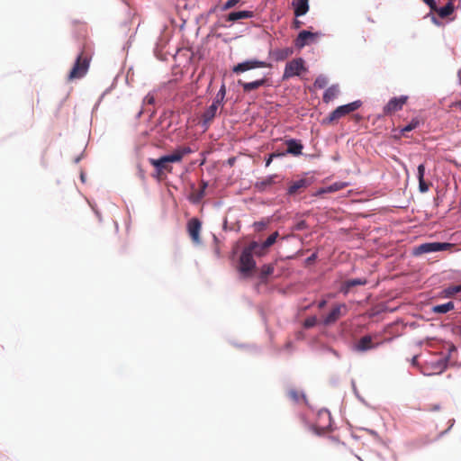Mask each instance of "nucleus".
<instances>
[{"instance_id":"1","label":"nucleus","mask_w":461,"mask_h":461,"mask_svg":"<svg viewBox=\"0 0 461 461\" xmlns=\"http://www.w3.org/2000/svg\"><path fill=\"white\" fill-rule=\"evenodd\" d=\"M190 153H192V149L189 147H180L169 155L159 158H149V162L156 168V176L160 179L165 172H172L173 167L169 165L170 163L180 162L185 156Z\"/></svg>"},{"instance_id":"2","label":"nucleus","mask_w":461,"mask_h":461,"mask_svg":"<svg viewBox=\"0 0 461 461\" xmlns=\"http://www.w3.org/2000/svg\"><path fill=\"white\" fill-rule=\"evenodd\" d=\"M259 245L256 241H252L246 247L240 257V272L245 276H249L256 267V262L253 258V253L261 255V251L258 250Z\"/></svg>"},{"instance_id":"3","label":"nucleus","mask_w":461,"mask_h":461,"mask_svg":"<svg viewBox=\"0 0 461 461\" xmlns=\"http://www.w3.org/2000/svg\"><path fill=\"white\" fill-rule=\"evenodd\" d=\"M91 56L82 50L77 57L76 61L68 75V80L73 81L84 77L90 66Z\"/></svg>"},{"instance_id":"4","label":"nucleus","mask_w":461,"mask_h":461,"mask_svg":"<svg viewBox=\"0 0 461 461\" xmlns=\"http://www.w3.org/2000/svg\"><path fill=\"white\" fill-rule=\"evenodd\" d=\"M360 101H355L348 104L340 105L331 112L327 117L322 120V124H333L342 117L349 114L350 113L357 110L361 106Z\"/></svg>"},{"instance_id":"5","label":"nucleus","mask_w":461,"mask_h":461,"mask_svg":"<svg viewBox=\"0 0 461 461\" xmlns=\"http://www.w3.org/2000/svg\"><path fill=\"white\" fill-rule=\"evenodd\" d=\"M455 245L448 242H429L420 244L413 249V255L420 256L422 254L449 250Z\"/></svg>"},{"instance_id":"6","label":"nucleus","mask_w":461,"mask_h":461,"mask_svg":"<svg viewBox=\"0 0 461 461\" xmlns=\"http://www.w3.org/2000/svg\"><path fill=\"white\" fill-rule=\"evenodd\" d=\"M348 312V307L346 303H337L335 304L330 312L323 317L322 323L325 326H330L334 324L337 321H339L341 317L345 316Z\"/></svg>"},{"instance_id":"7","label":"nucleus","mask_w":461,"mask_h":461,"mask_svg":"<svg viewBox=\"0 0 461 461\" xmlns=\"http://www.w3.org/2000/svg\"><path fill=\"white\" fill-rule=\"evenodd\" d=\"M306 71L304 60L302 58L294 59L286 63L283 79H288L293 77L300 76L302 72Z\"/></svg>"},{"instance_id":"8","label":"nucleus","mask_w":461,"mask_h":461,"mask_svg":"<svg viewBox=\"0 0 461 461\" xmlns=\"http://www.w3.org/2000/svg\"><path fill=\"white\" fill-rule=\"evenodd\" d=\"M447 363L448 359L445 357H440L436 360L427 362L423 367V373L426 375H439L446 370Z\"/></svg>"},{"instance_id":"9","label":"nucleus","mask_w":461,"mask_h":461,"mask_svg":"<svg viewBox=\"0 0 461 461\" xmlns=\"http://www.w3.org/2000/svg\"><path fill=\"white\" fill-rule=\"evenodd\" d=\"M271 65L265 61H260L258 59H249L243 62L238 63L232 68V72L235 74H240L246 72L248 70L259 68H270Z\"/></svg>"},{"instance_id":"10","label":"nucleus","mask_w":461,"mask_h":461,"mask_svg":"<svg viewBox=\"0 0 461 461\" xmlns=\"http://www.w3.org/2000/svg\"><path fill=\"white\" fill-rule=\"evenodd\" d=\"M321 33L312 32L309 31H302L299 32L297 38L294 41V45L298 49H303L304 46L314 42Z\"/></svg>"},{"instance_id":"11","label":"nucleus","mask_w":461,"mask_h":461,"mask_svg":"<svg viewBox=\"0 0 461 461\" xmlns=\"http://www.w3.org/2000/svg\"><path fill=\"white\" fill-rule=\"evenodd\" d=\"M202 222L197 218H192L187 222V232L194 244L201 243L200 232Z\"/></svg>"},{"instance_id":"12","label":"nucleus","mask_w":461,"mask_h":461,"mask_svg":"<svg viewBox=\"0 0 461 461\" xmlns=\"http://www.w3.org/2000/svg\"><path fill=\"white\" fill-rule=\"evenodd\" d=\"M408 96L406 95L392 98L384 107V113L389 115L397 111L402 110L403 105L406 104Z\"/></svg>"},{"instance_id":"13","label":"nucleus","mask_w":461,"mask_h":461,"mask_svg":"<svg viewBox=\"0 0 461 461\" xmlns=\"http://www.w3.org/2000/svg\"><path fill=\"white\" fill-rule=\"evenodd\" d=\"M311 185L308 178H301L289 184L287 194L290 196L296 195L304 192Z\"/></svg>"},{"instance_id":"14","label":"nucleus","mask_w":461,"mask_h":461,"mask_svg":"<svg viewBox=\"0 0 461 461\" xmlns=\"http://www.w3.org/2000/svg\"><path fill=\"white\" fill-rule=\"evenodd\" d=\"M268 79L266 77L258 78L252 82H244L238 80V84L242 87L244 93H249L267 84Z\"/></svg>"},{"instance_id":"15","label":"nucleus","mask_w":461,"mask_h":461,"mask_svg":"<svg viewBox=\"0 0 461 461\" xmlns=\"http://www.w3.org/2000/svg\"><path fill=\"white\" fill-rule=\"evenodd\" d=\"M219 107H220V105L212 103L203 113L202 124L205 129H207L210 126V124L212 122L213 119L215 118V116L217 114V111H218Z\"/></svg>"},{"instance_id":"16","label":"nucleus","mask_w":461,"mask_h":461,"mask_svg":"<svg viewBox=\"0 0 461 461\" xmlns=\"http://www.w3.org/2000/svg\"><path fill=\"white\" fill-rule=\"evenodd\" d=\"M294 14L300 17L309 11V0H293Z\"/></svg>"},{"instance_id":"17","label":"nucleus","mask_w":461,"mask_h":461,"mask_svg":"<svg viewBox=\"0 0 461 461\" xmlns=\"http://www.w3.org/2000/svg\"><path fill=\"white\" fill-rule=\"evenodd\" d=\"M287 147L286 152L294 156H299L302 154L303 146L300 140L290 139L285 141Z\"/></svg>"},{"instance_id":"18","label":"nucleus","mask_w":461,"mask_h":461,"mask_svg":"<svg viewBox=\"0 0 461 461\" xmlns=\"http://www.w3.org/2000/svg\"><path fill=\"white\" fill-rule=\"evenodd\" d=\"M367 281L366 278H354V279H349V280H347L345 281L343 284H342V286L340 288V291L344 294H347L350 288L354 287V286H357V285H366Z\"/></svg>"},{"instance_id":"19","label":"nucleus","mask_w":461,"mask_h":461,"mask_svg":"<svg viewBox=\"0 0 461 461\" xmlns=\"http://www.w3.org/2000/svg\"><path fill=\"white\" fill-rule=\"evenodd\" d=\"M208 186V184L206 181L202 180L201 181V186L200 189L194 191L190 196L189 200L193 203H198L205 195V190Z\"/></svg>"},{"instance_id":"20","label":"nucleus","mask_w":461,"mask_h":461,"mask_svg":"<svg viewBox=\"0 0 461 461\" xmlns=\"http://www.w3.org/2000/svg\"><path fill=\"white\" fill-rule=\"evenodd\" d=\"M339 95V85H332L323 94L322 100L324 103L329 104L338 97Z\"/></svg>"},{"instance_id":"21","label":"nucleus","mask_w":461,"mask_h":461,"mask_svg":"<svg viewBox=\"0 0 461 461\" xmlns=\"http://www.w3.org/2000/svg\"><path fill=\"white\" fill-rule=\"evenodd\" d=\"M374 348H375V345L372 342V337L368 335L362 337L356 345L358 351H366Z\"/></svg>"},{"instance_id":"22","label":"nucleus","mask_w":461,"mask_h":461,"mask_svg":"<svg viewBox=\"0 0 461 461\" xmlns=\"http://www.w3.org/2000/svg\"><path fill=\"white\" fill-rule=\"evenodd\" d=\"M251 17H253V12L239 11V12H232L230 14H229L226 20L229 22H236L238 20L249 19Z\"/></svg>"},{"instance_id":"23","label":"nucleus","mask_w":461,"mask_h":461,"mask_svg":"<svg viewBox=\"0 0 461 461\" xmlns=\"http://www.w3.org/2000/svg\"><path fill=\"white\" fill-rule=\"evenodd\" d=\"M276 177H277L276 175H272V176H267L261 180L257 181L255 184V186L259 191H264L267 189V187H268L276 183L275 179Z\"/></svg>"},{"instance_id":"24","label":"nucleus","mask_w":461,"mask_h":461,"mask_svg":"<svg viewBox=\"0 0 461 461\" xmlns=\"http://www.w3.org/2000/svg\"><path fill=\"white\" fill-rule=\"evenodd\" d=\"M293 54L291 48L278 49L273 51V57L276 61H282L286 59Z\"/></svg>"},{"instance_id":"25","label":"nucleus","mask_w":461,"mask_h":461,"mask_svg":"<svg viewBox=\"0 0 461 461\" xmlns=\"http://www.w3.org/2000/svg\"><path fill=\"white\" fill-rule=\"evenodd\" d=\"M424 174H425V166L420 164L418 167V179H419V188L421 193H425L429 190V185L424 181Z\"/></svg>"},{"instance_id":"26","label":"nucleus","mask_w":461,"mask_h":461,"mask_svg":"<svg viewBox=\"0 0 461 461\" xmlns=\"http://www.w3.org/2000/svg\"><path fill=\"white\" fill-rule=\"evenodd\" d=\"M455 308L453 302H447L443 304L435 305L432 308V312L435 313H447Z\"/></svg>"},{"instance_id":"27","label":"nucleus","mask_w":461,"mask_h":461,"mask_svg":"<svg viewBox=\"0 0 461 461\" xmlns=\"http://www.w3.org/2000/svg\"><path fill=\"white\" fill-rule=\"evenodd\" d=\"M454 9H455L454 5L449 2L444 7H441V8L437 7V10H434V11L438 13L439 17L446 18L448 15L452 14V13L454 12Z\"/></svg>"},{"instance_id":"28","label":"nucleus","mask_w":461,"mask_h":461,"mask_svg":"<svg viewBox=\"0 0 461 461\" xmlns=\"http://www.w3.org/2000/svg\"><path fill=\"white\" fill-rule=\"evenodd\" d=\"M279 236L278 232L277 231H275L274 233H272L263 243L261 246H259L258 249V251H261V254L263 253V251L267 249H268L269 247H271L276 241V239L277 237Z\"/></svg>"},{"instance_id":"29","label":"nucleus","mask_w":461,"mask_h":461,"mask_svg":"<svg viewBox=\"0 0 461 461\" xmlns=\"http://www.w3.org/2000/svg\"><path fill=\"white\" fill-rule=\"evenodd\" d=\"M274 265L272 264H268V265H264L261 269H260V279L262 281H266L267 279V277L273 274L274 272Z\"/></svg>"},{"instance_id":"30","label":"nucleus","mask_w":461,"mask_h":461,"mask_svg":"<svg viewBox=\"0 0 461 461\" xmlns=\"http://www.w3.org/2000/svg\"><path fill=\"white\" fill-rule=\"evenodd\" d=\"M226 95L225 84H222L212 103L221 105Z\"/></svg>"},{"instance_id":"31","label":"nucleus","mask_w":461,"mask_h":461,"mask_svg":"<svg viewBox=\"0 0 461 461\" xmlns=\"http://www.w3.org/2000/svg\"><path fill=\"white\" fill-rule=\"evenodd\" d=\"M459 292H461V285H451L445 288L442 294L445 297H452Z\"/></svg>"},{"instance_id":"32","label":"nucleus","mask_w":461,"mask_h":461,"mask_svg":"<svg viewBox=\"0 0 461 461\" xmlns=\"http://www.w3.org/2000/svg\"><path fill=\"white\" fill-rule=\"evenodd\" d=\"M287 394L289 398H291L295 402H299L304 399V394L296 389H290Z\"/></svg>"},{"instance_id":"33","label":"nucleus","mask_w":461,"mask_h":461,"mask_svg":"<svg viewBox=\"0 0 461 461\" xmlns=\"http://www.w3.org/2000/svg\"><path fill=\"white\" fill-rule=\"evenodd\" d=\"M329 80L327 77H325L324 75H320L316 77L313 85L314 87L321 89L327 86Z\"/></svg>"},{"instance_id":"34","label":"nucleus","mask_w":461,"mask_h":461,"mask_svg":"<svg viewBox=\"0 0 461 461\" xmlns=\"http://www.w3.org/2000/svg\"><path fill=\"white\" fill-rule=\"evenodd\" d=\"M420 124V122L419 120L417 119H413L409 124H407L406 126H404L401 131L402 133H405V132H409L414 129H416Z\"/></svg>"},{"instance_id":"35","label":"nucleus","mask_w":461,"mask_h":461,"mask_svg":"<svg viewBox=\"0 0 461 461\" xmlns=\"http://www.w3.org/2000/svg\"><path fill=\"white\" fill-rule=\"evenodd\" d=\"M347 186H348L347 183L336 182V183H333L332 185H330L328 187V191H330V192H336V191L341 190V189H343V188H345Z\"/></svg>"},{"instance_id":"36","label":"nucleus","mask_w":461,"mask_h":461,"mask_svg":"<svg viewBox=\"0 0 461 461\" xmlns=\"http://www.w3.org/2000/svg\"><path fill=\"white\" fill-rule=\"evenodd\" d=\"M241 0H228L222 6V10L226 11L234 7Z\"/></svg>"},{"instance_id":"37","label":"nucleus","mask_w":461,"mask_h":461,"mask_svg":"<svg viewBox=\"0 0 461 461\" xmlns=\"http://www.w3.org/2000/svg\"><path fill=\"white\" fill-rule=\"evenodd\" d=\"M317 322V319L315 317H310L304 321V327L305 328H312L315 326Z\"/></svg>"},{"instance_id":"38","label":"nucleus","mask_w":461,"mask_h":461,"mask_svg":"<svg viewBox=\"0 0 461 461\" xmlns=\"http://www.w3.org/2000/svg\"><path fill=\"white\" fill-rule=\"evenodd\" d=\"M284 153H271L268 158L266 160V167H269L274 158L281 157Z\"/></svg>"},{"instance_id":"39","label":"nucleus","mask_w":461,"mask_h":461,"mask_svg":"<svg viewBox=\"0 0 461 461\" xmlns=\"http://www.w3.org/2000/svg\"><path fill=\"white\" fill-rule=\"evenodd\" d=\"M425 4H427L430 10H437V4L435 0H422Z\"/></svg>"},{"instance_id":"40","label":"nucleus","mask_w":461,"mask_h":461,"mask_svg":"<svg viewBox=\"0 0 461 461\" xmlns=\"http://www.w3.org/2000/svg\"><path fill=\"white\" fill-rule=\"evenodd\" d=\"M144 102H145L146 104H154V102H155V97H154V95H150V94L147 95H146V97H145V99H144Z\"/></svg>"},{"instance_id":"41","label":"nucleus","mask_w":461,"mask_h":461,"mask_svg":"<svg viewBox=\"0 0 461 461\" xmlns=\"http://www.w3.org/2000/svg\"><path fill=\"white\" fill-rule=\"evenodd\" d=\"M306 228V222L304 221H299L295 226H294V230H303Z\"/></svg>"},{"instance_id":"42","label":"nucleus","mask_w":461,"mask_h":461,"mask_svg":"<svg viewBox=\"0 0 461 461\" xmlns=\"http://www.w3.org/2000/svg\"><path fill=\"white\" fill-rule=\"evenodd\" d=\"M317 259V254L313 253L310 257H308L305 260L306 265L312 264Z\"/></svg>"},{"instance_id":"43","label":"nucleus","mask_w":461,"mask_h":461,"mask_svg":"<svg viewBox=\"0 0 461 461\" xmlns=\"http://www.w3.org/2000/svg\"><path fill=\"white\" fill-rule=\"evenodd\" d=\"M302 24H303V23L300 22L299 20H294V27L295 29H299L302 26Z\"/></svg>"},{"instance_id":"44","label":"nucleus","mask_w":461,"mask_h":461,"mask_svg":"<svg viewBox=\"0 0 461 461\" xmlns=\"http://www.w3.org/2000/svg\"><path fill=\"white\" fill-rule=\"evenodd\" d=\"M255 225L258 226V229H263L266 226L264 222H256Z\"/></svg>"},{"instance_id":"45","label":"nucleus","mask_w":461,"mask_h":461,"mask_svg":"<svg viewBox=\"0 0 461 461\" xmlns=\"http://www.w3.org/2000/svg\"><path fill=\"white\" fill-rule=\"evenodd\" d=\"M326 305V301L322 300L319 303V308H323Z\"/></svg>"},{"instance_id":"46","label":"nucleus","mask_w":461,"mask_h":461,"mask_svg":"<svg viewBox=\"0 0 461 461\" xmlns=\"http://www.w3.org/2000/svg\"><path fill=\"white\" fill-rule=\"evenodd\" d=\"M432 22L436 24V25H439V23L438 21L437 20L436 17H432Z\"/></svg>"},{"instance_id":"47","label":"nucleus","mask_w":461,"mask_h":461,"mask_svg":"<svg viewBox=\"0 0 461 461\" xmlns=\"http://www.w3.org/2000/svg\"><path fill=\"white\" fill-rule=\"evenodd\" d=\"M456 105L461 106V100L456 103Z\"/></svg>"},{"instance_id":"48","label":"nucleus","mask_w":461,"mask_h":461,"mask_svg":"<svg viewBox=\"0 0 461 461\" xmlns=\"http://www.w3.org/2000/svg\"><path fill=\"white\" fill-rule=\"evenodd\" d=\"M413 364L416 363V357H413Z\"/></svg>"},{"instance_id":"49","label":"nucleus","mask_w":461,"mask_h":461,"mask_svg":"<svg viewBox=\"0 0 461 461\" xmlns=\"http://www.w3.org/2000/svg\"><path fill=\"white\" fill-rule=\"evenodd\" d=\"M438 409H439V407H438V406H435V407H434V410H438Z\"/></svg>"}]
</instances>
